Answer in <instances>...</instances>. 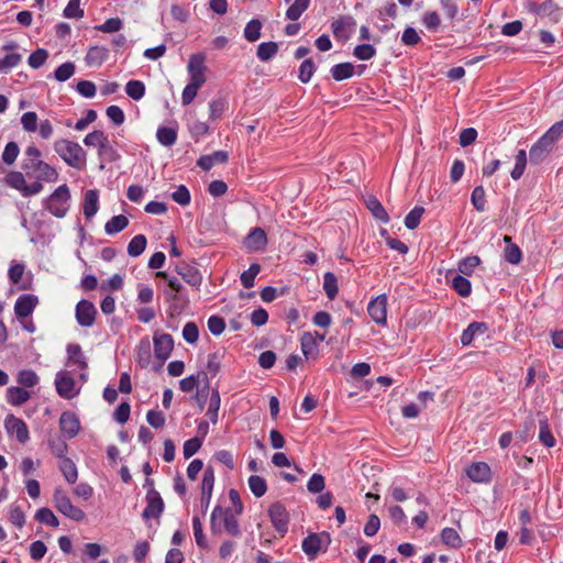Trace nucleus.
I'll use <instances>...</instances> for the list:
<instances>
[{"label": "nucleus", "mask_w": 563, "mask_h": 563, "mask_svg": "<svg viewBox=\"0 0 563 563\" xmlns=\"http://www.w3.org/2000/svg\"><path fill=\"white\" fill-rule=\"evenodd\" d=\"M366 208L372 212L373 217L383 223L389 222V217L383 205L374 196H368L365 199Z\"/></svg>", "instance_id": "25"}, {"label": "nucleus", "mask_w": 563, "mask_h": 563, "mask_svg": "<svg viewBox=\"0 0 563 563\" xmlns=\"http://www.w3.org/2000/svg\"><path fill=\"white\" fill-rule=\"evenodd\" d=\"M3 426L8 435L15 438L19 443L25 444L30 440L29 428L21 418L9 413L4 418Z\"/></svg>", "instance_id": "6"}, {"label": "nucleus", "mask_w": 563, "mask_h": 563, "mask_svg": "<svg viewBox=\"0 0 563 563\" xmlns=\"http://www.w3.org/2000/svg\"><path fill=\"white\" fill-rule=\"evenodd\" d=\"M125 92L133 100H140L145 95V85L141 80H130L125 85Z\"/></svg>", "instance_id": "46"}, {"label": "nucleus", "mask_w": 563, "mask_h": 563, "mask_svg": "<svg viewBox=\"0 0 563 563\" xmlns=\"http://www.w3.org/2000/svg\"><path fill=\"white\" fill-rule=\"evenodd\" d=\"M70 192L67 185H62L48 197L46 209L55 217L63 218L68 211Z\"/></svg>", "instance_id": "4"}, {"label": "nucleus", "mask_w": 563, "mask_h": 563, "mask_svg": "<svg viewBox=\"0 0 563 563\" xmlns=\"http://www.w3.org/2000/svg\"><path fill=\"white\" fill-rule=\"evenodd\" d=\"M214 486V471L211 466H207L203 472L202 483H201V506L205 510L208 509L212 490Z\"/></svg>", "instance_id": "16"}, {"label": "nucleus", "mask_w": 563, "mask_h": 563, "mask_svg": "<svg viewBox=\"0 0 563 563\" xmlns=\"http://www.w3.org/2000/svg\"><path fill=\"white\" fill-rule=\"evenodd\" d=\"M527 165V153L525 150H519L516 155V163L515 167L512 168L510 176L512 179L517 180L519 179L526 169Z\"/></svg>", "instance_id": "48"}, {"label": "nucleus", "mask_w": 563, "mask_h": 563, "mask_svg": "<svg viewBox=\"0 0 563 563\" xmlns=\"http://www.w3.org/2000/svg\"><path fill=\"white\" fill-rule=\"evenodd\" d=\"M157 141L164 146H172L177 141V130L168 126H159L156 132Z\"/></svg>", "instance_id": "34"}, {"label": "nucleus", "mask_w": 563, "mask_h": 563, "mask_svg": "<svg viewBox=\"0 0 563 563\" xmlns=\"http://www.w3.org/2000/svg\"><path fill=\"white\" fill-rule=\"evenodd\" d=\"M330 73L334 80L341 81L349 79L354 74V66L351 63H341L332 66Z\"/></svg>", "instance_id": "33"}, {"label": "nucleus", "mask_w": 563, "mask_h": 563, "mask_svg": "<svg viewBox=\"0 0 563 563\" xmlns=\"http://www.w3.org/2000/svg\"><path fill=\"white\" fill-rule=\"evenodd\" d=\"M146 503L147 505L142 514L144 519L158 518L164 511V501L155 488L147 489Z\"/></svg>", "instance_id": "9"}, {"label": "nucleus", "mask_w": 563, "mask_h": 563, "mask_svg": "<svg viewBox=\"0 0 563 563\" xmlns=\"http://www.w3.org/2000/svg\"><path fill=\"white\" fill-rule=\"evenodd\" d=\"M64 16L68 19H80L84 16V10L80 8V0H69L64 9Z\"/></svg>", "instance_id": "63"}, {"label": "nucleus", "mask_w": 563, "mask_h": 563, "mask_svg": "<svg viewBox=\"0 0 563 563\" xmlns=\"http://www.w3.org/2000/svg\"><path fill=\"white\" fill-rule=\"evenodd\" d=\"M75 73V65L70 62L64 63L56 68L54 71V77L58 81H66L69 79Z\"/></svg>", "instance_id": "62"}, {"label": "nucleus", "mask_w": 563, "mask_h": 563, "mask_svg": "<svg viewBox=\"0 0 563 563\" xmlns=\"http://www.w3.org/2000/svg\"><path fill=\"white\" fill-rule=\"evenodd\" d=\"M176 272L181 278L194 287H199L202 282V276L199 269L195 266L188 265L186 263H181L176 265Z\"/></svg>", "instance_id": "18"}, {"label": "nucleus", "mask_w": 563, "mask_h": 563, "mask_svg": "<svg viewBox=\"0 0 563 563\" xmlns=\"http://www.w3.org/2000/svg\"><path fill=\"white\" fill-rule=\"evenodd\" d=\"M466 475L475 483H486L490 481V467L484 462L472 463L466 468Z\"/></svg>", "instance_id": "19"}, {"label": "nucleus", "mask_w": 563, "mask_h": 563, "mask_svg": "<svg viewBox=\"0 0 563 563\" xmlns=\"http://www.w3.org/2000/svg\"><path fill=\"white\" fill-rule=\"evenodd\" d=\"M261 21L253 19L246 24L244 29V36L249 42H255L261 37Z\"/></svg>", "instance_id": "51"}, {"label": "nucleus", "mask_w": 563, "mask_h": 563, "mask_svg": "<svg viewBox=\"0 0 563 563\" xmlns=\"http://www.w3.org/2000/svg\"><path fill=\"white\" fill-rule=\"evenodd\" d=\"M59 428L62 433L68 438H75L80 429L78 417L71 411H65L59 417Z\"/></svg>", "instance_id": "14"}, {"label": "nucleus", "mask_w": 563, "mask_h": 563, "mask_svg": "<svg viewBox=\"0 0 563 563\" xmlns=\"http://www.w3.org/2000/svg\"><path fill=\"white\" fill-rule=\"evenodd\" d=\"M376 49L371 44H361L354 48L353 55L360 60H368L374 57Z\"/></svg>", "instance_id": "64"}, {"label": "nucleus", "mask_w": 563, "mask_h": 563, "mask_svg": "<svg viewBox=\"0 0 563 563\" xmlns=\"http://www.w3.org/2000/svg\"><path fill=\"white\" fill-rule=\"evenodd\" d=\"M129 225V219L123 216L112 217L104 225V231L108 235H114L123 231Z\"/></svg>", "instance_id": "32"}, {"label": "nucleus", "mask_w": 563, "mask_h": 563, "mask_svg": "<svg viewBox=\"0 0 563 563\" xmlns=\"http://www.w3.org/2000/svg\"><path fill=\"white\" fill-rule=\"evenodd\" d=\"M504 241L509 243L505 249V260L510 264H519L522 258L520 249L518 245L510 243L511 238L508 235L504 236Z\"/></svg>", "instance_id": "38"}, {"label": "nucleus", "mask_w": 563, "mask_h": 563, "mask_svg": "<svg viewBox=\"0 0 563 563\" xmlns=\"http://www.w3.org/2000/svg\"><path fill=\"white\" fill-rule=\"evenodd\" d=\"M68 360L74 365H77L80 369L86 371L88 367L86 357L81 351L80 345L69 344L67 346Z\"/></svg>", "instance_id": "31"}, {"label": "nucleus", "mask_w": 563, "mask_h": 563, "mask_svg": "<svg viewBox=\"0 0 563 563\" xmlns=\"http://www.w3.org/2000/svg\"><path fill=\"white\" fill-rule=\"evenodd\" d=\"M310 0H295L287 9L286 18L290 21H297L301 14L309 8Z\"/></svg>", "instance_id": "37"}, {"label": "nucleus", "mask_w": 563, "mask_h": 563, "mask_svg": "<svg viewBox=\"0 0 563 563\" xmlns=\"http://www.w3.org/2000/svg\"><path fill=\"white\" fill-rule=\"evenodd\" d=\"M228 153L225 151H216L210 155L201 156L197 165L201 167L203 170L211 169L216 164H222L228 161Z\"/></svg>", "instance_id": "22"}, {"label": "nucleus", "mask_w": 563, "mask_h": 563, "mask_svg": "<svg viewBox=\"0 0 563 563\" xmlns=\"http://www.w3.org/2000/svg\"><path fill=\"white\" fill-rule=\"evenodd\" d=\"M278 51V45L275 42H263L257 46L256 55L262 62L272 59Z\"/></svg>", "instance_id": "40"}, {"label": "nucleus", "mask_w": 563, "mask_h": 563, "mask_svg": "<svg viewBox=\"0 0 563 563\" xmlns=\"http://www.w3.org/2000/svg\"><path fill=\"white\" fill-rule=\"evenodd\" d=\"M206 57L203 54H194L188 62V74L190 77L189 82L202 86L206 82L205 71L207 69L205 64Z\"/></svg>", "instance_id": "7"}, {"label": "nucleus", "mask_w": 563, "mask_h": 563, "mask_svg": "<svg viewBox=\"0 0 563 563\" xmlns=\"http://www.w3.org/2000/svg\"><path fill=\"white\" fill-rule=\"evenodd\" d=\"M54 150L68 166L76 169L84 168L86 154L78 143L66 139L57 140L54 143Z\"/></svg>", "instance_id": "1"}, {"label": "nucleus", "mask_w": 563, "mask_h": 563, "mask_svg": "<svg viewBox=\"0 0 563 563\" xmlns=\"http://www.w3.org/2000/svg\"><path fill=\"white\" fill-rule=\"evenodd\" d=\"M221 525H223V529L230 536L238 537L241 534L239 521L232 510L230 508L224 509L221 506H216L210 518V526L213 534L221 533Z\"/></svg>", "instance_id": "2"}, {"label": "nucleus", "mask_w": 563, "mask_h": 563, "mask_svg": "<svg viewBox=\"0 0 563 563\" xmlns=\"http://www.w3.org/2000/svg\"><path fill=\"white\" fill-rule=\"evenodd\" d=\"M55 386L57 394L65 399H71L78 394L73 377L66 371L56 374Z\"/></svg>", "instance_id": "11"}, {"label": "nucleus", "mask_w": 563, "mask_h": 563, "mask_svg": "<svg viewBox=\"0 0 563 563\" xmlns=\"http://www.w3.org/2000/svg\"><path fill=\"white\" fill-rule=\"evenodd\" d=\"M22 169L27 176H33L38 180L55 183L58 179L57 170L40 158L36 161L23 159Z\"/></svg>", "instance_id": "3"}, {"label": "nucleus", "mask_w": 563, "mask_h": 563, "mask_svg": "<svg viewBox=\"0 0 563 563\" xmlns=\"http://www.w3.org/2000/svg\"><path fill=\"white\" fill-rule=\"evenodd\" d=\"M202 440L198 437L191 438L184 443L183 454L185 459H190L195 455L201 448Z\"/></svg>", "instance_id": "61"}, {"label": "nucleus", "mask_w": 563, "mask_h": 563, "mask_svg": "<svg viewBox=\"0 0 563 563\" xmlns=\"http://www.w3.org/2000/svg\"><path fill=\"white\" fill-rule=\"evenodd\" d=\"M452 288L462 297H468L472 291L471 282L462 276L455 275L451 282Z\"/></svg>", "instance_id": "39"}, {"label": "nucleus", "mask_w": 563, "mask_h": 563, "mask_svg": "<svg viewBox=\"0 0 563 563\" xmlns=\"http://www.w3.org/2000/svg\"><path fill=\"white\" fill-rule=\"evenodd\" d=\"M228 108V101L225 98H217L209 102V119L211 121L219 120Z\"/></svg>", "instance_id": "35"}, {"label": "nucleus", "mask_w": 563, "mask_h": 563, "mask_svg": "<svg viewBox=\"0 0 563 563\" xmlns=\"http://www.w3.org/2000/svg\"><path fill=\"white\" fill-rule=\"evenodd\" d=\"M21 124L25 132L33 133L37 130V114L33 111H27L21 117Z\"/></svg>", "instance_id": "56"}, {"label": "nucleus", "mask_w": 563, "mask_h": 563, "mask_svg": "<svg viewBox=\"0 0 563 563\" xmlns=\"http://www.w3.org/2000/svg\"><path fill=\"white\" fill-rule=\"evenodd\" d=\"M220 404L221 398L218 389H213L211 391L210 400H209V407L207 410V417L210 419V421L216 424L218 422V415L220 410Z\"/></svg>", "instance_id": "36"}, {"label": "nucleus", "mask_w": 563, "mask_h": 563, "mask_svg": "<svg viewBox=\"0 0 563 563\" xmlns=\"http://www.w3.org/2000/svg\"><path fill=\"white\" fill-rule=\"evenodd\" d=\"M35 519L38 522L44 523L48 527H53V528H56L59 525L57 517L47 507L40 508L35 514Z\"/></svg>", "instance_id": "43"}, {"label": "nucleus", "mask_w": 563, "mask_h": 563, "mask_svg": "<svg viewBox=\"0 0 563 563\" xmlns=\"http://www.w3.org/2000/svg\"><path fill=\"white\" fill-rule=\"evenodd\" d=\"M487 331V325L484 322H472L461 335V343L466 346L470 345L475 335L484 334Z\"/></svg>", "instance_id": "28"}, {"label": "nucleus", "mask_w": 563, "mask_h": 563, "mask_svg": "<svg viewBox=\"0 0 563 563\" xmlns=\"http://www.w3.org/2000/svg\"><path fill=\"white\" fill-rule=\"evenodd\" d=\"M59 471L69 484H74L78 478L76 464L68 457H63L58 464Z\"/></svg>", "instance_id": "30"}, {"label": "nucleus", "mask_w": 563, "mask_h": 563, "mask_svg": "<svg viewBox=\"0 0 563 563\" xmlns=\"http://www.w3.org/2000/svg\"><path fill=\"white\" fill-rule=\"evenodd\" d=\"M266 244L267 236L262 228L252 229L244 240L245 247L254 252L264 250Z\"/></svg>", "instance_id": "17"}, {"label": "nucleus", "mask_w": 563, "mask_h": 563, "mask_svg": "<svg viewBox=\"0 0 563 563\" xmlns=\"http://www.w3.org/2000/svg\"><path fill=\"white\" fill-rule=\"evenodd\" d=\"M155 356L162 362L166 361L174 349V340L168 333H155L153 338Z\"/></svg>", "instance_id": "12"}, {"label": "nucleus", "mask_w": 563, "mask_h": 563, "mask_svg": "<svg viewBox=\"0 0 563 563\" xmlns=\"http://www.w3.org/2000/svg\"><path fill=\"white\" fill-rule=\"evenodd\" d=\"M47 57H48V53L46 49L37 48L29 56L27 63H29L30 67L37 69L44 65Z\"/></svg>", "instance_id": "59"}, {"label": "nucleus", "mask_w": 563, "mask_h": 563, "mask_svg": "<svg viewBox=\"0 0 563 563\" xmlns=\"http://www.w3.org/2000/svg\"><path fill=\"white\" fill-rule=\"evenodd\" d=\"M5 398L10 405L21 406L31 398V394L22 387L11 386L7 389Z\"/></svg>", "instance_id": "24"}, {"label": "nucleus", "mask_w": 563, "mask_h": 563, "mask_svg": "<svg viewBox=\"0 0 563 563\" xmlns=\"http://www.w3.org/2000/svg\"><path fill=\"white\" fill-rule=\"evenodd\" d=\"M97 309L95 305L86 299L76 305L75 317L79 325L89 328L95 323Z\"/></svg>", "instance_id": "8"}, {"label": "nucleus", "mask_w": 563, "mask_h": 563, "mask_svg": "<svg viewBox=\"0 0 563 563\" xmlns=\"http://www.w3.org/2000/svg\"><path fill=\"white\" fill-rule=\"evenodd\" d=\"M107 140L108 137L104 135L102 131L95 130L85 136L84 143L87 146H97L98 148H100Z\"/></svg>", "instance_id": "60"}, {"label": "nucleus", "mask_w": 563, "mask_h": 563, "mask_svg": "<svg viewBox=\"0 0 563 563\" xmlns=\"http://www.w3.org/2000/svg\"><path fill=\"white\" fill-rule=\"evenodd\" d=\"M99 210V194L96 189L85 192L82 211L87 219H91Z\"/></svg>", "instance_id": "20"}, {"label": "nucleus", "mask_w": 563, "mask_h": 563, "mask_svg": "<svg viewBox=\"0 0 563 563\" xmlns=\"http://www.w3.org/2000/svg\"><path fill=\"white\" fill-rule=\"evenodd\" d=\"M268 515L275 529L282 534L286 533L289 522L286 508L282 504L275 503L269 507Z\"/></svg>", "instance_id": "13"}, {"label": "nucleus", "mask_w": 563, "mask_h": 563, "mask_svg": "<svg viewBox=\"0 0 563 563\" xmlns=\"http://www.w3.org/2000/svg\"><path fill=\"white\" fill-rule=\"evenodd\" d=\"M539 440L547 448H552V446L555 445V439H554L553 434L551 433V431L549 429V424H548L547 419L540 420Z\"/></svg>", "instance_id": "54"}, {"label": "nucleus", "mask_w": 563, "mask_h": 563, "mask_svg": "<svg viewBox=\"0 0 563 563\" xmlns=\"http://www.w3.org/2000/svg\"><path fill=\"white\" fill-rule=\"evenodd\" d=\"M551 151L552 146L548 145L545 142L543 143V140L540 137L530 148L529 155L531 163L539 164L543 162Z\"/></svg>", "instance_id": "27"}, {"label": "nucleus", "mask_w": 563, "mask_h": 563, "mask_svg": "<svg viewBox=\"0 0 563 563\" xmlns=\"http://www.w3.org/2000/svg\"><path fill=\"white\" fill-rule=\"evenodd\" d=\"M146 244H147V240H146L145 235H143V234L135 235L130 241V243L128 245V254L132 257L140 256L144 252Z\"/></svg>", "instance_id": "41"}, {"label": "nucleus", "mask_w": 563, "mask_h": 563, "mask_svg": "<svg viewBox=\"0 0 563 563\" xmlns=\"http://www.w3.org/2000/svg\"><path fill=\"white\" fill-rule=\"evenodd\" d=\"M424 213V208L416 206L405 218V225L409 230L416 229Z\"/></svg>", "instance_id": "50"}, {"label": "nucleus", "mask_w": 563, "mask_h": 563, "mask_svg": "<svg viewBox=\"0 0 563 563\" xmlns=\"http://www.w3.org/2000/svg\"><path fill=\"white\" fill-rule=\"evenodd\" d=\"M323 290L331 300L338 295V279L331 272H327L323 276Z\"/></svg>", "instance_id": "47"}, {"label": "nucleus", "mask_w": 563, "mask_h": 563, "mask_svg": "<svg viewBox=\"0 0 563 563\" xmlns=\"http://www.w3.org/2000/svg\"><path fill=\"white\" fill-rule=\"evenodd\" d=\"M38 298L32 294L21 295L14 303V312L18 318H26L36 308Z\"/></svg>", "instance_id": "15"}, {"label": "nucleus", "mask_w": 563, "mask_h": 563, "mask_svg": "<svg viewBox=\"0 0 563 563\" xmlns=\"http://www.w3.org/2000/svg\"><path fill=\"white\" fill-rule=\"evenodd\" d=\"M314 71H316V66H314V63L312 62V59H310V58L305 59L299 66L298 79L301 82L307 84L310 81Z\"/></svg>", "instance_id": "52"}, {"label": "nucleus", "mask_w": 563, "mask_h": 563, "mask_svg": "<svg viewBox=\"0 0 563 563\" xmlns=\"http://www.w3.org/2000/svg\"><path fill=\"white\" fill-rule=\"evenodd\" d=\"M443 543L450 548L457 549L462 545V540L453 528H444L441 532Z\"/></svg>", "instance_id": "49"}, {"label": "nucleus", "mask_w": 563, "mask_h": 563, "mask_svg": "<svg viewBox=\"0 0 563 563\" xmlns=\"http://www.w3.org/2000/svg\"><path fill=\"white\" fill-rule=\"evenodd\" d=\"M109 56L108 48L103 46H91L85 57L88 66H100Z\"/></svg>", "instance_id": "26"}, {"label": "nucleus", "mask_w": 563, "mask_h": 563, "mask_svg": "<svg viewBox=\"0 0 563 563\" xmlns=\"http://www.w3.org/2000/svg\"><path fill=\"white\" fill-rule=\"evenodd\" d=\"M261 271L258 264H252L250 268L241 274V283L245 288H252L254 286V279Z\"/></svg>", "instance_id": "58"}, {"label": "nucleus", "mask_w": 563, "mask_h": 563, "mask_svg": "<svg viewBox=\"0 0 563 563\" xmlns=\"http://www.w3.org/2000/svg\"><path fill=\"white\" fill-rule=\"evenodd\" d=\"M192 529H194V537H195L197 545L201 549H207L208 542L203 534L202 523H201L199 517H197V516H195L192 518Z\"/></svg>", "instance_id": "55"}, {"label": "nucleus", "mask_w": 563, "mask_h": 563, "mask_svg": "<svg viewBox=\"0 0 563 563\" xmlns=\"http://www.w3.org/2000/svg\"><path fill=\"white\" fill-rule=\"evenodd\" d=\"M367 312L377 324H386L387 321V296L379 295L369 301Z\"/></svg>", "instance_id": "10"}, {"label": "nucleus", "mask_w": 563, "mask_h": 563, "mask_svg": "<svg viewBox=\"0 0 563 563\" xmlns=\"http://www.w3.org/2000/svg\"><path fill=\"white\" fill-rule=\"evenodd\" d=\"M16 382L26 388L34 387L38 384L40 378L37 374L32 369H22L16 375Z\"/></svg>", "instance_id": "42"}, {"label": "nucleus", "mask_w": 563, "mask_h": 563, "mask_svg": "<svg viewBox=\"0 0 563 563\" xmlns=\"http://www.w3.org/2000/svg\"><path fill=\"white\" fill-rule=\"evenodd\" d=\"M302 354L307 360L316 358L318 355L317 338L311 332H303L300 338Z\"/></svg>", "instance_id": "21"}, {"label": "nucleus", "mask_w": 563, "mask_h": 563, "mask_svg": "<svg viewBox=\"0 0 563 563\" xmlns=\"http://www.w3.org/2000/svg\"><path fill=\"white\" fill-rule=\"evenodd\" d=\"M536 13L542 18L559 21L562 10L553 0H545L536 8Z\"/></svg>", "instance_id": "23"}, {"label": "nucleus", "mask_w": 563, "mask_h": 563, "mask_svg": "<svg viewBox=\"0 0 563 563\" xmlns=\"http://www.w3.org/2000/svg\"><path fill=\"white\" fill-rule=\"evenodd\" d=\"M471 201L477 211H484L486 206L485 190L483 186H476L471 195Z\"/></svg>", "instance_id": "57"}, {"label": "nucleus", "mask_w": 563, "mask_h": 563, "mask_svg": "<svg viewBox=\"0 0 563 563\" xmlns=\"http://www.w3.org/2000/svg\"><path fill=\"white\" fill-rule=\"evenodd\" d=\"M481 263L478 256H467L459 262L457 269L463 275H471Z\"/></svg>", "instance_id": "53"}, {"label": "nucleus", "mask_w": 563, "mask_h": 563, "mask_svg": "<svg viewBox=\"0 0 563 563\" xmlns=\"http://www.w3.org/2000/svg\"><path fill=\"white\" fill-rule=\"evenodd\" d=\"M321 545L322 537L318 533H311L303 539L301 548L308 556L313 558L320 552Z\"/></svg>", "instance_id": "29"}, {"label": "nucleus", "mask_w": 563, "mask_h": 563, "mask_svg": "<svg viewBox=\"0 0 563 563\" xmlns=\"http://www.w3.org/2000/svg\"><path fill=\"white\" fill-rule=\"evenodd\" d=\"M563 134V121H559L554 123L542 136L543 143H548L553 147L554 143L562 136Z\"/></svg>", "instance_id": "45"}, {"label": "nucleus", "mask_w": 563, "mask_h": 563, "mask_svg": "<svg viewBox=\"0 0 563 563\" xmlns=\"http://www.w3.org/2000/svg\"><path fill=\"white\" fill-rule=\"evenodd\" d=\"M249 487L253 495L257 498L264 496L267 490L266 481L258 475H252L249 477Z\"/></svg>", "instance_id": "44"}, {"label": "nucleus", "mask_w": 563, "mask_h": 563, "mask_svg": "<svg viewBox=\"0 0 563 563\" xmlns=\"http://www.w3.org/2000/svg\"><path fill=\"white\" fill-rule=\"evenodd\" d=\"M53 503L55 508L60 514H63L64 516L68 517L74 521H81L86 517L85 512L78 507H75L71 504L69 497L67 496L66 492L59 487L55 488L54 490Z\"/></svg>", "instance_id": "5"}]
</instances>
